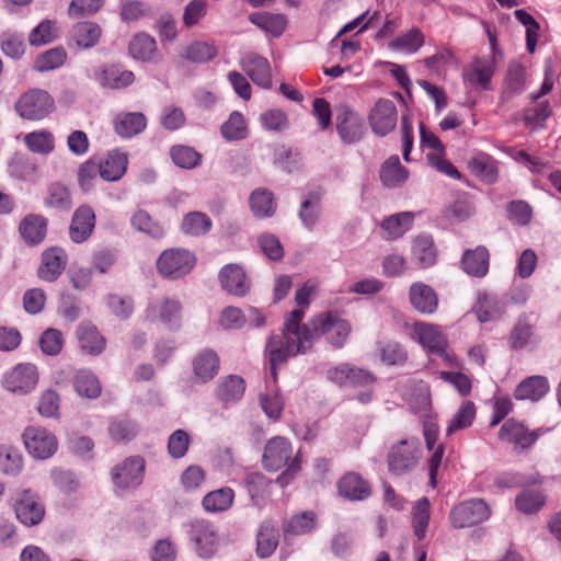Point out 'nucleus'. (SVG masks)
I'll list each match as a JSON object with an SVG mask.
<instances>
[{
    "label": "nucleus",
    "mask_w": 561,
    "mask_h": 561,
    "mask_svg": "<svg viewBox=\"0 0 561 561\" xmlns=\"http://www.w3.org/2000/svg\"><path fill=\"white\" fill-rule=\"evenodd\" d=\"M192 539L195 541L198 554L209 558L215 552L216 534L207 523H196L192 528Z\"/></svg>",
    "instance_id": "4c0bfd02"
},
{
    "label": "nucleus",
    "mask_w": 561,
    "mask_h": 561,
    "mask_svg": "<svg viewBox=\"0 0 561 561\" xmlns=\"http://www.w3.org/2000/svg\"><path fill=\"white\" fill-rule=\"evenodd\" d=\"M491 510L482 499L463 501L450 510L449 520L454 528L462 529L488 520Z\"/></svg>",
    "instance_id": "20e7f679"
},
{
    "label": "nucleus",
    "mask_w": 561,
    "mask_h": 561,
    "mask_svg": "<svg viewBox=\"0 0 561 561\" xmlns=\"http://www.w3.org/2000/svg\"><path fill=\"white\" fill-rule=\"evenodd\" d=\"M241 66L255 84L263 89L272 87L271 66L266 58L250 53L242 58Z\"/></svg>",
    "instance_id": "412c9836"
},
{
    "label": "nucleus",
    "mask_w": 561,
    "mask_h": 561,
    "mask_svg": "<svg viewBox=\"0 0 561 561\" xmlns=\"http://www.w3.org/2000/svg\"><path fill=\"white\" fill-rule=\"evenodd\" d=\"M77 336L81 350L90 355H99L105 348V339L90 323H81L77 330Z\"/></svg>",
    "instance_id": "72a5a7b5"
},
{
    "label": "nucleus",
    "mask_w": 561,
    "mask_h": 561,
    "mask_svg": "<svg viewBox=\"0 0 561 561\" xmlns=\"http://www.w3.org/2000/svg\"><path fill=\"white\" fill-rule=\"evenodd\" d=\"M541 430L530 431L524 423L506 420L499 431V439L513 446L517 453L529 449L540 437Z\"/></svg>",
    "instance_id": "0eeeda50"
},
{
    "label": "nucleus",
    "mask_w": 561,
    "mask_h": 561,
    "mask_svg": "<svg viewBox=\"0 0 561 561\" xmlns=\"http://www.w3.org/2000/svg\"><path fill=\"white\" fill-rule=\"evenodd\" d=\"M221 136L227 141L243 140L248 137V127L244 116L239 112H232L220 127Z\"/></svg>",
    "instance_id": "de8ad7c7"
},
{
    "label": "nucleus",
    "mask_w": 561,
    "mask_h": 561,
    "mask_svg": "<svg viewBox=\"0 0 561 561\" xmlns=\"http://www.w3.org/2000/svg\"><path fill=\"white\" fill-rule=\"evenodd\" d=\"M101 168V178L105 181H118L126 172L128 158L125 152L112 150L105 159L99 163Z\"/></svg>",
    "instance_id": "2f4dec72"
},
{
    "label": "nucleus",
    "mask_w": 561,
    "mask_h": 561,
    "mask_svg": "<svg viewBox=\"0 0 561 561\" xmlns=\"http://www.w3.org/2000/svg\"><path fill=\"white\" fill-rule=\"evenodd\" d=\"M95 227V214L91 206H79L72 216L69 237L75 243L87 241Z\"/></svg>",
    "instance_id": "2eb2a0df"
},
{
    "label": "nucleus",
    "mask_w": 561,
    "mask_h": 561,
    "mask_svg": "<svg viewBox=\"0 0 561 561\" xmlns=\"http://www.w3.org/2000/svg\"><path fill=\"white\" fill-rule=\"evenodd\" d=\"M38 381V371L33 364H19L4 377L5 389L14 393L25 394L32 391Z\"/></svg>",
    "instance_id": "ddd939ff"
},
{
    "label": "nucleus",
    "mask_w": 561,
    "mask_h": 561,
    "mask_svg": "<svg viewBox=\"0 0 561 561\" xmlns=\"http://www.w3.org/2000/svg\"><path fill=\"white\" fill-rule=\"evenodd\" d=\"M412 254L421 267L426 268L436 262V248L431 236L415 238L412 247Z\"/></svg>",
    "instance_id": "c03bdc74"
},
{
    "label": "nucleus",
    "mask_w": 561,
    "mask_h": 561,
    "mask_svg": "<svg viewBox=\"0 0 561 561\" xmlns=\"http://www.w3.org/2000/svg\"><path fill=\"white\" fill-rule=\"evenodd\" d=\"M211 219L204 213L191 211L183 217L181 230L187 236H203L211 229Z\"/></svg>",
    "instance_id": "49530a36"
},
{
    "label": "nucleus",
    "mask_w": 561,
    "mask_h": 561,
    "mask_svg": "<svg viewBox=\"0 0 561 561\" xmlns=\"http://www.w3.org/2000/svg\"><path fill=\"white\" fill-rule=\"evenodd\" d=\"M412 525L414 535L422 540L425 537L431 517V504L427 497H421L413 506Z\"/></svg>",
    "instance_id": "6e6d98bb"
},
{
    "label": "nucleus",
    "mask_w": 561,
    "mask_h": 561,
    "mask_svg": "<svg viewBox=\"0 0 561 561\" xmlns=\"http://www.w3.org/2000/svg\"><path fill=\"white\" fill-rule=\"evenodd\" d=\"M368 121L371 130L380 137L394 129L398 121L396 104L388 99H379L369 113Z\"/></svg>",
    "instance_id": "f8f14e48"
},
{
    "label": "nucleus",
    "mask_w": 561,
    "mask_h": 561,
    "mask_svg": "<svg viewBox=\"0 0 561 561\" xmlns=\"http://www.w3.org/2000/svg\"><path fill=\"white\" fill-rule=\"evenodd\" d=\"M293 447L290 442L282 436L271 438L264 448L262 463L268 471H277L291 459Z\"/></svg>",
    "instance_id": "4468645a"
},
{
    "label": "nucleus",
    "mask_w": 561,
    "mask_h": 561,
    "mask_svg": "<svg viewBox=\"0 0 561 561\" xmlns=\"http://www.w3.org/2000/svg\"><path fill=\"white\" fill-rule=\"evenodd\" d=\"M311 325L312 343L316 339L325 336L327 341L336 348L344 345L351 333V324L334 312H323L312 317Z\"/></svg>",
    "instance_id": "f03ea898"
},
{
    "label": "nucleus",
    "mask_w": 561,
    "mask_h": 561,
    "mask_svg": "<svg viewBox=\"0 0 561 561\" xmlns=\"http://www.w3.org/2000/svg\"><path fill=\"white\" fill-rule=\"evenodd\" d=\"M101 33L102 30L99 24L91 21H83L73 25L71 37L79 47L88 49L98 44Z\"/></svg>",
    "instance_id": "ea45409f"
},
{
    "label": "nucleus",
    "mask_w": 561,
    "mask_h": 561,
    "mask_svg": "<svg viewBox=\"0 0 561 561\" xmlns=\"http://www.w3.org/2000/svg\"><path fill=\"white\" fill-rule=\"evenodd\" d=\"M76 392L89 399H95L101 394V385L98 378L88 370H79L73 380Z\"/></svg>",
    "instance_id": "864d4df0"
},
{
    "label": "nucleus",
    "mask_w": 561,
    "mask_h": 561,
    "mask_svg": "<svg viewBox=\"0 0 561 561\" xmlns=\"http://www.w3.org/2000/svg\"><path fill=\"white\" fill-rule=\"evenodd\" d=\"M305 312L295 309L285 317L280 334H272L266 342L265 353L268 357L271 376L277 378V367L285 364L288 358L305 354L312 347L311 319L302 324Z\"/></svg>",
    "instance_id": "f257e3e1"
},
{
    "label": "nucleus",
    "mask_w": 561,
    "mask_h": 561,
    "mask_svg": "<svg viewBox=\"0 0 561 561\" xmlns=\"http://www.w3.org/2000/svg\"><path fill=\"white\" fill-rule=\"evenodd\" d=\"M182 306L175 299H164L149 305L146 316L149 320H159L170 329H178L181 323Z\"/></svg>",
    "instance_id": "a211bd4d"
},
{
    "label": "nucleus",
    "mask_w": 561,
    "mask_h": 561,
    "mask_svg": "<svg viewBox=\"0 0 561 561\" xmlns=\"http://www.w3.org/2000/svg\"><path fill=\"white\" fill-rule=\"evenodd\" d=\"M12 501L15 516L23 525L35 526L44 518V506L32 491H19L14 494Z\"/></svg>",
    "instance_id": "1a4fd4ad"
},
{
    "label": "nucleus",
    "mask_w": 561,
    "mask_h": 561,
    "mask_svg": "<svg viewBox=\"0 0 561 561\" xmlns=\"http://www.w3.org/2000/svg\"><path fill=\"white\" fill-rule=\"evenodd\" d=\"M22 469V456L13 447L0 444V471L5 474H18Z\"/></svg>",
    "instance_id": "338daca9"
},
{
    "label": "nucleus",
    "mask_w": 561,
    "mask_h": 561,
    "mask_svg": "<svg viewBox=\"0 0 561 561\" xmlns=\"http://www.w3.org/2000/svg\"><path fill=\"white\" fill-rule=\"evenodd\" d=\"M67 265V253L61 248H50L42 253V263L37 275L45 282H55L62 274Z\"/></svg>",
    "instance_id": "dca6fc26"
},
{
    "label": "nucleus",
    "mask_w": 561,
    "mask_h": 561,
    "mask_svg": "<svg viewBox=\"0 0 561 561\" xmlns=\"http://www.w3.org/2000/svg\"><path fill=\"white\" fill-rule=\"evenodd\" d=\"M219 279L225 290L239 297L247 295L251 287L244 270L238 264L225 265L219 273Z\"/></svg>",
    "instance_id": "f3484780"
},
{
    "label": "nucleus",
    "mask_w": 561,
    "mask_h": 561,
    "mask_svg": "<svg viewBox=\"0 0 561 561\" xmlns=\"http://www.w3.org/2000/svg\"><path fill=\"white\" fill-rule=\"evenodd\" d=\"M413 220L411 213L404 211L392 215L381 222V228L387 231V238L397 239L405 233Z\"/></svg>",
    "instance_id": "680f3d73"
},
{
    "label": "nucleus",
    "mask_w": 561,
    "mask_h": 561,
    "mask_svg": "<svg viewBox=\"0 0 561 561\" xmlns=\"http://www.w3.org/2000/svg\"><path fill=\"white\" fill-rule=\"evenodd\" d=\"M95 80L105 89L119 90L131 85L135 75L130 70H123L119 65L102 67L95 73Z\"/></svg>",
    "instance_id": "4be33fe9"
},
{
    "label": "nucleus",
    "mask_w": 561,
    "mask_h": 561,
    "mask_svg": "<svg viewBox=\"0 0 561 561\" xmlns=\"http://www.w3.org/2000/svg\"><path fill=\"white\" fill-rule=\"evenodd\" d=\"M22 439L27 453L36 459H47L58 448L55 434L42 426L30 425L25 427Z\"/></svg>",
    "instance_id": "39448f33"
},
{
    "label": "nucleus",
    "mask_w": 561,
    "mask_h": 561,
    "mask_svg": "<svg viewBox=\"0 0 561 561\" xmlns=\"http://www.w3.org/2000/svg\"><path fill=\"white\" fill-rule=\"evenodd\" d=\"M111 438L116 443H125L134 439L138 433V426L135 421L124 417L111 421L108 425Z\"/></svg>",
    "instance_id": "052dcab7"
},
{
    "label": "nucleus",
    "mask_w": 561,
    "mask_h": 561,
    "mask_svg": "<svg viewBox=\"0 0 561 561\" xmlns=\"http://www.w3.org/2000/svg\"><path fill=\"white\" fill-rule=\"evenodd\" d=\"M460 265L462 271L469 276L482 278L489 272L490 253L484 245H478L474 249L463 251Z\"/></svg>",
    "instance_id": "aec40b11"
},
{
    "label": "nucleus",
    "mask_w": 561,
    "mask_h": 561,
    "mask_svg": "<svg viewBox=\"0 0 561 561\" xmlns=\"http://www.w3.org/2000/svg\"><path fill=\"white\" fill-rule=\"evenodd\" d=\"M234 499V492L230 488H222L207 493L203 499V506L207 512L216 513L228 510Z\"/></svg>",
    "instance_id": "8fccbe9b"
},
{
    "label": "nucleus",
    "mask_w": 561,
    "mask_h": 561,
    "mask_svg": "<svg viewBox=\"0 0 561 561\" xmlns=\"http://www.w3.org/2000/svg\"><path fill=\"white\" fill-rule=\"evenodd\" d=\"M317 515L311 512H302L301 514L294 515L290 519H288L284 526L283 530L285 535H306L314 529L316 527Z\"/></svg>",
    "instance_id": "3c124183"
},
{
    "label": "nucleus",
    "mask_w": 561,
    "mask_h": 561,
    "mask_svg": "<svg viewBox=\"0 0 561 561\" xmlns=\"http://www.w3.org/2000/svg\"><path fill=\"white\" fill-rule=\"evenodd\" d=\"M44 205L48 208L68 211L72 206L71 194L68 187L59 182L48 185Z\"/></svg>",
    "instance_id": "37998d69"
},
{
    "label": "nucleus",
    "mask_w": 561,
    "mask_h": 561,
    "mask_svg": "<svg viewBox=\"0 0 561 561\" xmlns=\"http://www.w3.org/2000/svg\"><path fill=\"white\" fill-rule=\"evenodd\" d=\"M130 226L138 232L145 233L152 239H161L165 234L164 227L145 209H137L130 217Z\"/></svg>",
    "instance_id": "e433bc0d"
},
{
    "label": "nucleus",
    "mask_w": 561,
    "mask_h": 561,
    "mask_svg": "<svg viewBox=\"0 0 561 561\" xmlns=\"http://www.w3.org/2000/svg\"><path fill=\"white\" fill-rule=\"evenodd\" d=\"M540 482L541 479L538 473L524 474L513 471L501 472L494 479V484L499 488H517L534 485Z\"/></svg>",
    "instance_id": "4d7b16f0"
},
{
    "label": "nucleus",
    "mask_w": 561,
    "mask_h": 561,
    "mask_svg": "<svg viewBox=\"0 0 561 561\" xmlns=\"http://www.w3.org/2000/svg\"><path fill=\"white\" fill-rule=\"evenodd\" d=\"M47 219L42 215H27L19 226V231L28 245L39 244L47 233Z\"/></svg>",
    "instance_id": "a878e982"
},
{
    "label": "nucleus",
    "mask_w": 561,
    "mask_h": 561,
    "mask_svg": "<svg viewBox=\"0 0 561 561\" xmlns=\"http://www.w3.org/2000/svg\"><path fill=\"white\" fill-rule=\"evenodd\" d=\"M245 391V382L242 377L229 375L220 379L216 388V397L224 404L239 401Z\"/></svg>",
    "instance_id": "c756f323"
},
{
    "label": "nucleus",
    "mask_w": 561,
    "mask_h": 561,
    "mask_svg": "<svg viewBox=\"0 0 561 561\" xmlns=\"http://www.w3.org/2000/svg\"><path fill=\"white\" fill-rule=\"evenodd\" d=\"M67 58L62 47L50 48L38 55L34 61L33 69L37 72H46L61 67Z\"/></svg>",
    "instance_id": "603ef678"
},
{
    "label": "nucleus",
    "mask_w": 561,
    "mask_h": 561,
    "mask_svg": "<svg viewBox=\"0 0 561 561\" xmlns=\"http://www.w3.org/2000/svg\"><path fill=\"white\" fill-rule=\"evenodd\" d=\"M526 71L523 65L511 62L505 76V90L501 94V101L504 102L513 95L519 94L525 89Z\"/></svg>",
    "instance_id": "79ce46f5"
},
{
    "label": "nucleus",
    "mask_w": 561,
    "mask_h": 561,
    "mask_svg": "<svg viewBox=\"0 0 561 561\" xmlns=\"http://www.w3.org/2000/svg\"><path fill=\"white\" fill-rule=\"evenodd\" d=\"M145 472V460L140 456L126 458L112 470V480L116 488L134 489L141 484Z\"/></svg>",
    "instance_id": "9b49d317"
},
{
    "label": "nucleus",
    "mask_w": 561,
    "mask_h": 561,
    "mask_svg": "<svg viewBox=\"0 0 561 561\" xmlns=\"http://www.w3.org/2000/svg\"><path fill=\"white\" fill-rule=\"evenodd\" d=\"M545 503V494L535 490H524L515 499L516 508L524 514H535L539 512Z\"/></svg>",
    "instance_id": "e2e57ef3"
},
{
    "label": "nucleus",
    "mask_w": 561,
    "mask_h": 561,
    "mask_svg": "<svg viewBox=\"0 0 561 561\" xmlns=\"http://www.w3.org/2000/svg\"><path fill=\"white\" fill-rule=\"evenodd\" d=\"M219 369V357L213 350H204L193 360L195 376L202 381L211 380Z\"/></svg>",
    "instance_id": "473e14b6"
},
{
    "label": "nucleus",
    "mask_w": 561,
    "mask_h": 561,
    "mask_svg": "<svg viewBox=\"0 0 561 561\" xmlns=\"http://www.w3.org/2000/svg\"><path fill=\"white\" fill-rule=\"evenodd\" d=\"M419 450L416 442L401 439L390 449L387 461L389 471L394 476L410 473L417 465Z\"/></svg>",
    "instance_id": "6e6552de"
},
{
    "label": "nucleus",
    "mask_w": 561,
    "mask_h": 561,
    "mask_svg": "<svg viewBox=\"0 0 561 561\" xmlns=\"http://www.w3.org/2000/svg\"><path fill=\"white\" fill-rule=\"evenodd\" d=\"M279 542V530L272 519L264 520L256 534V554L261 559L271 557Z\"/></svg>",
    "instance_id": "393cba45"
},
{
    "label": "nucleus",
    "mask_w": 561,
    "mask_h": 561,
    "mask_svg": "<svg viewBox=\"0 0 561 561\" xmlns=\"http://www.w3.org/2000/svg\"><path fill=\"white\" fill-rule=\"evenodd\" d=\"M539 342L540 339L533 332L531 327L527 323L518 322L510 334V345L515 351L527 346L535 347Z\"/></svg>",
    "instance_id": "bf43d9fd"
},
{
    "label": "nucleus",
    "mask_w": 561,
    "mask_h": 561,
    "mask_svg": "<svg viewBox=\"0 0 561 561\" xmlns=\"http://www.w3.org/2000/svg\"><path fill=\"white\" fill-rule=\"evenodd\" d=\"M323 192L320 190L308 192L301 202L298 217L307 229H312L321 215V201Z\"/></svg>",
    "instance_id": "cd10ccee"
},
{
    "label": "nucleus",
    "mask_w": 561,
    "mask_h": 561,
    "mask_svg": "<svg viewBox=\"0 0 561 561\" xmlns=\"http://www.w3.org/2000/svg\"><path fill=\"white\" fill-rule=\"evenodd\" d=\"M170 156L174 164L182 169H193L201 161V154L194 148L183 145L173 146Z\"/></svg>",
    "instance_id": "774afa93"
},
{
    "label": "nucleus",
    "mask_w": 561,
    "mask_h": 561,
    "mask_svg": "<svg viewBox=\"0 0 561 561\" xmlns=\"http://www.w3.org/2000/svg\"><path fill=\"white\" fill-rule=\"evenodd\" d=\"M409 298L413 308L424 314L434 313L438 307V297L435 290L421 282L410 286Z\"/></svg>",
    "instance_id": "5701e85b"
},
{
    "label": "nucleus",
    "mask_w": 561,
    "mask_h": 561,
    "mask_svg": "<svg viewBox=\"0 0 561 561\" xmlns=\"http://www.w3.org/2000/svg\"><path fill=\"white\" fill-rule=\"evenodd\" d=\"M0 49L12 59L22 58L25 53L24 36L12 32L2 33L0 35Z\"/></svg>",
    "instance_id": "69168bd1"
},
{
    "label": "nucleus",
    "mask_w": 561,
    "mask_h": 561,
    "mask_svg": "<svg viewBox=\"0 0 561 561\" xmlns=\"http://www.w3.org/2000/svg\"><path fill=\"white\" fill-rule=\"evenodd\" d=\"M549 391V382L545 376H530L524 379L515 389L516 400H540Z\"/></svg>",
    "instance_id": "c85d7f7f"
},
{
    "label": "nucleus",
    "mask_w": 561,
    "mask_h": 561,
    "mask_svg": "<svg viewBox=\"0 0 561 561\" xmlns=\"http://www.w3.org/2000/svg\"><path fill=\"white\" fill-rule=\"evenodd\" d=\"M250 207L257 218L273 216L275 213L273 193L264 188L253 191L250 196Z\"/></svg>",
    "instance_id": "09e8293b"
},
{
    "label": "nucleus",
    "mask_w": 561,
    "mask_h": 561,
    "mask_svg": "<svg viewBox=\"0 0 561 561\" xmlns=\"http://www.w3.org/2000/svg\"><path fill=\"white\" fill-rule=\"evenodd\" d=\"M24 144L32 152L39 154H48L55 148L53 134L45 129L26 134Z\"/></svg>",
    "instance_id": "13d9d810"
},
{
    "label": "nucleus",
    "mask_w": 561,
    "mask_h": 561,
    "mask_svg": "<svg viewBox=\"0 0 561 561\" xmlns=\"http://www.w3.org/2000/svg\"><path fill=\"white\" fill-rule=\"evenodd\" d=\"M156 50V41L145 33L136 34L128 45L131 57L141 61H150Z\"/></svg>",
    "instance_id": "a18cd8bd"
},
{
    "label": "nucleus",
    "mask_w": 561,
    "mask_h": 561,
    "mask_svg": "<svg viewBox=\"0 0 561 561\" xmlns=\"http://www.w3.org/2000/svg\"><path fill=\"white\" fill-rule=\"evenodd\" d=\"M471 173L484 183L493 184L497 181L499 170L493 157L484 152L476 153L468 162Z\"/></svg>",
    "instance_id": "bb28decb"
},
{
    "label": "nucleus",
    "mask_w": 561,
    "mask_h": 561,
    "mask_svg": "<svg viewBox=\"0 0 561 561\" xmlns=\"http://www.w3.org/2000/svg\"><path fill=\"white\" fill-rule=\"evenodd\" d=\"M195 262V256L190 251L171 249L160 254L157 267L163 276L178 279L188 274L194 267Z\"/></svg>",
    "instance_id": "423d86ee"
},
{
    "label": "nucleus",
    "mask_w": 561,
    "mask_h": 561,
    "mask_svg": "<svg viewBox=\"0 0 561 561\" xmlns=\"http://www.w3.org/2000/svg\"><path fill=\"white\" fill-rule=\"evenodd\" d=\"M337 490L341 496L352 501H364L371 494L368 482L355 472L344 474L337 483Z\"/></svg>",
    "instance_id": "b1692460"
},
{
    "label": "nucleus",
    "mask_w": 561,
    "mask_h": 561,
    "mask_svg": "<svg viewBox=\"0 0 561 561\" xmlns=\"http://www.w3.org/2000/svg\"><path fill=\"white\" fill-rule=\"evenodd\" d=\"M379 176L383 185L397 187L407 181L409 172L401 164L399 157L393 154L382 163Z\"/></svg>",
    "instance_id": "c9c22d12"
},
{
    "label": "nucleus",
    "mask_w": 561,
    "mask_h": 561,
    "mask_svg": "<svg viewBox=\"0 0 561 561\" xmlns=\"http://www.w3.org/2000/svg\"><path fill=\"white\" fill-rule=\"evenodd\" d=\"M413 333L416 341L426 348L428 353L437 355L445 353L447 342L439 327L419 322L414 324Z\"/></svg>",
    "instance_id": "6ab92c4d"
},
{
    "label": "nucleus",
    "mask_w": 561,
    "mask_h": 561,
    "mask_svg": "<svg viewBox=\"0 0 561 561\" xmlns=\"http://www.w3.org/2000/svg\"><path fill=\"white\" fill-rule=\"evenodd\" d=\"M271 484L272 481L263 473L252 472L247 476L245 486L253 505L260 508L265 505Z\"/></svg>",
    "instance_id": "f704fd0d"
},
{
    "label": "nucleus",
    "mask_w": 561,
    "mask_h": 561,
    "mask_svg": "<svg viewBox=\"0 0 561 561\" xmlns=\"http://www.w3.org/2000/svg\"><path fill=\"white\" fill-rule=\"evenodd\" d=\"M147 126V118L140 112L121 113L114 119L115 131L124 138L140 134Z\"/></svg>",
    "instance_id": "7c9ffc66"
},
{
    "label": "nucleus",
    "mask_w": 561,
    "mask_h": 561,
    "mask_svg": "<svg viewBox=\"0 0 561 561\" xmlns=\"http://www.w3.org/2000/svg\"><path fill=\"white\" fill-rule=\"evenodd\" d=\"M336 130L344 144H354L363 138L365 125L363 118L350 106L341 104L336 107Z\"/></svg>",
    "instance_id": "9d476101"
},
{
    "label": "nucleus",
    "mask_w": 561,
    "mask_h": 561,
    "mask_svg": "<svg viewBox=\"0 0 561 561\" xmlns=\"http://www.w3.org/2000/svg\"><path fill=\"white\" fill-rule=\"evenodd\" d=\"M55 107L51 95L42 89H28L15 102L16 113L27 121H41L47 117Z\"/></svg>",
    "instance_id": "7ed1b4c3"
},
{
    "label": "nucleus",
    "mask_w": 561,
    "mask_h": 561,
    "mask_svg": "<svg viewBox=\"0 0 561 561\" xmlns=\"http://www.w3.org/2000/svg\"><path fill=\"white\" fill-rule=\"evenodd\" d=\"M476 417V405L472 401H463L454 417L450 420L446 434L451 435L457 431L468 428L472 425Z\"/></svg>",
    "instance_id": "5fc2aeb1"
},
{
    "label": "nucleus",
    "mask_w": 561,
    "mask_h": 561,
    "mask_svg": "<svg viewBox=\"0 0 561 561\" xmlns=\"http://www.w3.org/2000/svg\"><path fill=\"white\" fill-rule=\"evenodd\" d=\"M494 73L493 62L477 58L463 72V78L471 84H478L483 90H488L491 78Z\"/></svg>",
    "instance_id": "a19ab883"
},
{
    "label": "nucleus",
    "mask_w": 561,
    "mask_h": 561,
    "mask_svg": "<svg viewBox=\"0 0 561 561\" xmlns=\"http://www.w3.org/2000/svg\"><path fill=\"white\" fill-rule=\"evenodd\" d=\"M217 55V48L208 42H193L190 44L182 57L197 64H203L211 60Z\"/></svg>",
    "instance_id": "0e129e2a"
},
{
    "label": "nucleus",
    "mask_w": 561,
    "mask_h": 561,
    "mask_svg": "<svg viewBox=\"0 0 561 561\" xmlns=\"http://www.w3.org/2000/svg\"><path fill=\"white\" fill-rule=\"evenodd\" d=\"M249 21L274 37L280 36L287 25L285 15L279 13L253 12L249 15Z\"/></svg>",
    "instance_id": "58836bf2"
}]
</instances>
